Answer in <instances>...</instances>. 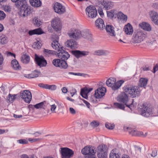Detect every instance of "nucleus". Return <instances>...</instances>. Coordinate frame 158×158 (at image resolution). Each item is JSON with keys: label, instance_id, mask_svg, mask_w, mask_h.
I'll list each match as a JSON object with an SVG mask.
<instances>
[{"label": "nucleus", "instance_id": "34", "mask_svg": "<svg viewBox=\"0 0 158 158\" xmlns=\"http://www.w3.org/2000/svg\"><path fill=\"white\" fill-rule=\"evenodd\" d=\"M148 80L145 78H140L139 80L138 83V85L140 87H143L144 88L146 86Z\"/></svg>", "mask_w": 158, "mask_h": 158}, {"label": "nucleus", "instance_id": "31", "mask_svg": "<svg viewBox=\"0 0 158 158\" xmlns=\"http://www.w3.org/2000/svg\"><path fill=\"white\" fill-rule=\"evenodd\" d=\"M43 33L42 29L39 28L33 30H30L28 31V34L30 35H41Z\"/></svg>", "mask_w": 158, "mask_h": 158}, {"label": "nucleus", "instance_id": "11", "mask_svg": "<svg viewBox=\"0 0 158 158\" xmlns=\"http://www.w3.org/2000/svg\"><path fill=\"white\" fill-rule=\"evenodd\" d=\"M68 35L70 38L76 40L80 38L82 36L81 31L75 29H71L68 33Z\"/></svg>", "mask_w": 158, "mask_h": 158}, {"label": "nucleus", "instance_id": "42", "mask_svg": "<svg viewBox=\"0 0 158 158\" xmlns=\"http://www.w3.org/2000/svg\"><path fill=\"white\" fill-rule=\"evenodd\" d=\"M118 18L122 19L123 21L126 22L127 19V15H124L121 12H119L118 14Z\"/></svg>", "mask_w": 158, "mask_h": 158}, {"label": "nucleus", "instance_id": "23", "mask_svg": "<svg viewBox=\"0 0 158 158\" xmlns=\"http://www.w3.org/2000/svg\"><path fill=\"white\" fill-rule=\"evenodd\" d=\"M82 36L89 41H91L92 39V35L90 32L88 30H84L81 32Z\"/></svg>", "mask_w": 158, "mask_h": 158}, {"label": "nucleus", "instance_id": "60", "mask_svg": "<svg viewBox=\"0 0 158 158\" xmlns=\"http://www.w3.org/2000/svg\"><path fill=\"white\" fill-rule=\"evenodd\" d=\"M69 111L70 113L72 114H75L76 113L75 110L72 107H70L69 108Z\"/></svg>", "mask_w": 158, "mask_h": 158}, {"label": "nucleus", "instance_id": "43", "mask_svg": "<svg viewBox=\"0 0 158 158\" xmlns=\"http://www.w3.org/2000/svg\"><path fill=\"white\" fill-rule=\"evenodd\" d=\"M121 154L114 153L113 150H112L109 155V158H120Z\"/></svg>", "mask_w": 158, "mask_h": 158}, {"label": "nucleus", "instance_id": "8", "mask_svg": "<svg viewBox=\"0 0 158 158\" xmlns=\"http://www.w3.org/2000/svg\"><path fill=\"white\" fill-rule=\"evenodd\" d=\"M86 13L88 17L90 19L96 17L97 15V11L95 7L91 5L88 6L85 9Z\"/></svg>", "mask_w": 158, "mask_h": 158}, {"label": "nucleus", "instance_id": "61", "mask_svg": "<svg viewBox=\"0 0 158 158\" xmlns=\"http://www.w3.org/2000/svg\"><path fill=\"white\" fill-rule=\"evenodd\" d=\"M76 90L75 89H73L70 92V94H71V96L73 97L74 95L76 94Z\"/></svg>", "mask_w": 158, "mask_h": 158}, {"label": "nucleus", "instance_id": "44", "mask_svg": "<svg viewBox=\"0 0 158 158\" xmlns=\"http://www.w3.org/2000/svg\"><path fill=\"white\" fill-rule=\"evenodd\" d=\"M11 64L13 68L15 69H19V64L16 60H14L12 61Z\"/></svg>", "mask_w": 158, "mask_h": 158}, {"label": "nucleus", "instance_id": "20", "mask_svg": "<svg viewBox=\"0 0 158 158\" xmlns=\"http://www.w3.org/2000/svg\"><path fill=\"white\" fill-rule=\"evenodd\" d=\"M149 15L152 22L156 25H158V14L156 11L151 10L149 12Z\"/></svg>", "mask_w": 158, "mask_h": 158}, {"label": "nucleus", "instance_id": "49", "mask_svg": "<svg viewBox=\"0 0 158 158\" xmlns=\"http://www.w3.org/2000/svg\"><path fill=\"white\" fill-rule=\"evenodd\" d=\"M43 139L42 138L32 139L31 138H29L28 140L31 143H33L36 141H40Z\"/></svg>", "mask_w": 158, "mask_h": 158}, {"label": "nucleus", "instance_id": "32", "mask_svg": "<svg viewBox=\"0 0 158 158\" xmlns=\"http://www.w3.org/2000/svg\"><path fill=\"white\" fill-rule=\"evenodd\" d=\"M30 4L34 7H39L41 5L40 0H30Z\"/></svg>", "mask_w": 158, "mask_h": 158}, {"label": "nucleus", "instance_id": "38", "mask_svg": "<svg viewBox=\"0 0 158 158\" xmlns=\"http://www.w3.org/2000/svg\"><path fill=\"white\" fill-rule=\"evenodd\" d=\"M40 74V72L35 70L31 74L27 75L26 77L28 78H34L38 77L39 74Z\"/></svg>", "mask_w": 158, "mask_h": 158}, {"label": "nucleus", "instance_id": "21", "mask_svg": "<svg viewBox=\"0 0 158 158\" xmlns=\"http://www.w3.org/2000/svg\"><path fill=\"white\" fill-rule=\"evenodd\" d=\"M66 47L71 49H75L77 48V42L73 40H68L65 43Z\"/></svg>", "mask_w": 158, "mask_h": 158}, {"label": "nucleus", "instance_id": "14", "mask_svg": "<svg viewBox=\"0 0 158 158\" xmlns=\"http://www.w3.org/2000/svg\"><path fill=\"white\" fill-rule=\"evenodd\" d=\"M53 8L55 11L60 15L62 14L66 11L65 7L60 3L57 2L55 3Z\"/></svg>", "mask_w": 158, "mask_h": 158}, {"label": "nucleus", "instance_id": "54", "mask_svg": "<svg viewBox=\"0 0 158 158\" xmlns=\"http://www.w3.org/2000/svg\"><path fill=\"white\" fill-rule=\"evenodd\" d=\"M6 17V14L2 10H0V20L3 19Z\"/></svg>", "mask_w": 158, "mask_h": 158}, {"label": "nucleus", "instance_id": "17", "mask_svg": "<svg viewBox=\"0 0 158 158\" xmlns=\"http://www.w3.org/2000/svg\"><path fill=\"white\" fill-rule=\"evenodd\" d=\"M106 91V88L105 87H101L98 88L95 91V97L97 98H101L104 95Z\"/></svg>", "mask_w": 158, "mask_h": 158}, {"label": "nucleus", "instance_id": "56", "mask_svg": "<svg viewBox=\"0 0 158 158\" xmlns=\"http://www.w3.org/2000/svg\"><path fill=\"white\" fill-rule=\"evenodd\" d=\"M3 8L5 11L9 12L11 11V8L10 6H4Z\"/></svg>", "mask_w": 158, "mask_h": 158}, {"label": "nucleus", "instance_id": "16", "mask_svg": "<svg viewBox=\"0 0 158 158\" xmlns=\"http://www.w3.org/2000/svg\"><path fill=\"white\" fill-rule=\"evenodd\" d=\"M56 56L61 60H67L70 56L69 53L63 50L62 48L58 52H56Z\"/></svg>", "mask_w": 158, "mask_h": 158}, {"label": "nucleus", "instance_id": "45", "mask_svg": "<svg viewBox=\"0 0 158 158\" xmlns=\"http://www.w3.org/2000/svg\"><path fill=\"white\" fill-rule=\"evenodd\" d=\"M7 42V39L6 36L3 35L0 37V43L2 44H5Z\"/></svg>", "mask_w": 158, "mask_h": 158}, {"label": "nucleus", "instance_id": "57", "mask_svg": "<svg viewBox=\"0 0 158 158\" xmlns=\"http://www.w3.org/2000/svg\"><path fill=\"white\" fill-rule=\"evenodd\" d=\"M56 88V86L55 85H48L47 89H51L52 90H55Z\"/></svg>", "mask_w": 158, "mask_h": 158}, {"label": "nucleus", "instance_id": "1", "mask_svg": "<svg viewBox=\"0 0 158 158\" xmlns=\"http://www.w3.org/2000/svg\"><path fill=\"white\" fill-rule=\"evenodd\" d=\"M17 7L21 9L19 14L20 17H25L30 15L31 13V10L30 6L27 4L26 1L20 3L19 4L18 3L17 4Z\"/></svg>", "mask_w": 158, "mask_h": 158}, {"label": "nucleus", "instance_id": "27", "mask_svg": "<svg viewBox=\"0 0 158 158\" xmlns=\"http://www.w3.org/2000/svg\"><path fill=\"white\" fill-rule=\"evenodd\" d=\"M126 129L128 131L129 134L133 136H139L142 135L143 133L142 132L138 131L132 129L131 128L126 127Z\"/></svg>", "mask_w": 158, "mask_h": 158}, {"label": "nucleus", "instance_id": "29", "mask_svg": "<svg viewBox=\"0 0 158 158\" xmlns=\"http://www.w3.org/2000/svg\"><path fill=\"white\" fill-rule=\"evenodd\" d=\"M139 25L141 28L147 31H150L152 30L151 27L147 23L143 22L139 24Z\"/></svg>", "mask_w": 158, "mask_h": 158}, {"label": "nucleus", "instance_id": "63", "mask_svg": "<svg viewBox=\"0 0 158 158\" xmlns=\"http://www.w3.org/2000/svg\"><path fill=\"white\" fill-rule=\"evenodd\" d=\"M62 92L66 94L68 91L66 87H64L62 88L61 89Z\"/></svg>", "mask_w": 158, "mask_h": 158}, {"label": "nucleus", "instance_id": "64", "mask_svg": "<svg viewBox=\"0 0 158 158\" xmlns=\"http://www.w3.org/2000/svg\"><path fill=\"white\" fill-rule=\"evenodd\" d=\"M20 158H29V157L27 155L23 154L21 155Z\"/></svg>", "mask_w": 158, "mask_h": 158}, {"label": "nucleus", "instance_id": "25", "mask_svg": "<svg viewBox=\"0 0 158 158\" xmlns=\"http://www.w3.org/2000/svg\"><path fill=\"white\" fill-rule=\"evenodd\" d=\"M92 89V88L88 89L86 87L81 89L80 92L81 95L83 98L87 99L88 98L87 94L91 91Z\"/></svg>", "mask_w": 158, "mask_h": 158}, {"label": "nucleus", "instance_id": "37", "mask_svg": "<svg viewBox=\"0 0 158 158\" xmlns=\"http://www.w3.org/2000/svg\"><path fill=\"white\" fill-rule=\"evenodd\" d=\"M43 52L45 55L48 56H50L53 55H56V52L55 51L46 49H44Z\"/></svg>", "mask_w": 158, "mask_h": 158}, {"label": "nucleus", "instance_id": "59", "mask_svg": "<svg viewBox=\"0 0 158 158\" xmlns=\"http://www.w3.org/2000/svg\"><path fill=\"white\" fill-rule=\"evenodd\" d=\"M152 7L155 9L158 10V3L154 2L153 3L152 6Z\"/></svg>", "mask_w": 158, "mask_h": 158}, {"label": "nucleus", "instance_id": "4", "mask_svg": "<svg viewBox=\"0 0 158 158\" xmlns=\"http://www.w3.org/2000/svg\"><path fill=\"white\" fill-rule=\"evenodd\" d=\"M146 35L143 31H136L133 36V42L135 43H140L143 41L146 38Z\"/></svg>", "mask_w": 158, "mask_h": 158}, {"label": "nucleus", "instance_id": "22", "mask_svg": "<svg viewBox=\"0 0 158 158\" xmlns=\"http://www.w3.org/2000/svg\"><path fill=\"white\" fill-rule=\"evenodd\" d=\"M51 45L52 48L56 51V52H58L62 48V46L59 43L58 39L53 40Z\"/></svg>", "mask_w": 158, "mask_h": 158}, {"label": "nucleus", "instance_id": "3", "mask_svg": "<svg viewBox=\"0 0 158 158\" xmlns=\"http://www.w3.org/2000/svg\"><path fill=\"white\" fill-rule=\"evenodd\" d=\"M96 150L94 147L86 146L81 151V153L85 155V158H96L95 154Z\"/></svg>", "mask_w": 158, "mask_h": 158}, {"label": "nucleus", "instance_id": "46", "mask_svg": "<svg viewBox=\"0 0 158 158\" xmlns=\"http://www.w3.org/2000/svg\"><path fill=\"white\" fill-rule=\"evenodd\" d=\"M114 105L118 109L123 110L124 109L125 106L122 103H114Z\"/></svg>", "mask_w": 158, "mask_h": 158}, {"label": "nucleus", "instance_id": "18", "mask_svg": "<svg viewBox=\"0 0 158 158\" xmlns=\"http://www.w3.org/2000/svg\"><path fill=\"white\" fill-rule=\"evenodd\" d=\"M35 60L37 65L40 67L45 66L47 64L46 61L43 57H39L36 54L35 56Z\"/></svg>", "mask_w": 158, "mask_h": 158}, {"label": "nucleus", "instance_id": "36", "mask_svg": "<svg viewBox=\"0 0 158 158\" xmlns=\"http://www.w3.org/2000/svg\"><path fill=\"white\" fill-rule=\"evenodd\" d=\"M116 79L113 77H110L106 81V85L109 87L112 88L114 84L115 83Z\"/></svg>", "mask_w": 158, "mask_h": 158}, {"label": "nucleus", "instance_id": "2", "mask_svg": "<svg viewBox=\"0 0 158 158\" xmlns=\"http://www.w3.org/2000/svg\"><path fill=\"white\" fill-rule=\"evenodd\" d=\"M123 89L125 92L132 98H135L140 93L139 88L137 86L127 85L124 86Z\"/></svg>", "mask_w": 158, "mask_h": 158}, {"label": "nucleus", "instance_id": "30", "mask_svg": "<svg viewBox=\"0 0 158 158\" xmlns=\"http://www.w3.org/2000/svg\"><path fill=\"white\" fill-rule=\"evenodd\" d=\"M109 52L108 50H99L95 51L93 54L97 56L107 55L109 54Z\"/></svg>", "mask_w": 158, "mask_h": 158}, {"label": "nucleus", "instance_id": "47", "mask_svg": "<svg viewBox=\"0 0 158 158\" xmlns=\"http://www.w3.org/2000/svg\"><path fill=\"white\" fill-rule=\"evenodd\" d=\"M33 22L34 24L37 26L39 27L41 25V22L40 21H39L37 18H35L33 20Z\"/></svg>", "mask_w": 158, "mask_h": 158}, {"label": "nucleus", "instance_id": "39", "mask_svg": "<svg viewBox=\"0 0 158 158\" xmlns=\"http://www.w3.org/2000/svg\"><path fill=\"white\" fill-rule=\"evenodd\" d=\"M21 61L25 64H28L30 61V57L27 55H23L21 58Z\"/></svg>", "mask_w": 158, "mask_h": 158}, {"label": "nucleus", "instance_id": "40", "mask_svg": "<svg viewBox=\"0 0 158 158\" xmlns=\"http://www.w3.org/2000/svg\"><path fill=\"white\" fill-rule=\"evenodd\" d=\"M106 12L108 17L110 19L116 15L118 13L117 11L114 10H112L110 11H107Z\"/></svg>", "mask_w": 158, "mask_h": 158}, {"label": "nucleus", "instance_id": "9", "mask_svg": "<svg viewBox=\"0 0 158 158\" xmlns=\"http://www.w3.org/2000/svg\"><path fill=\"white\" fill-rule=\"evenodd\" d=\"M141 114L143 116L148 117L152 114V109L148 107L146 105L143 104L140 107Z\"/></svg>", "mask_w": 158, "mask_h": 158}, {"label": "nucleus", "instance_id": "41", "mask_svg": "<svg viewBox=\"0 0 158 158\" xmlns=\"http://www.w3.org/2000/svg\"><path fill=\"white\" fill-rule=\"evenodd\" d=\"M46 102H43L37 104L33 106L34 107L37 109L43 108L45 109V107Z\"/></svg>", "mask_w": 158, "mask_h": 158}, {"label": "nucleus", "instance_id": "15", "mask_svg": "<svg viewBox=\"0 0 158 158\" xmlns=\"http://www.w3.org/2000/svg\"><path fill=\"white\" fill-rule=\"evenodd\" d=\"M98 4H101L103 8L106 10H108L112 8L113 5V3L110 1L105 0H98Z\"/></svg>", "mask_w": 158, "mask_h": 158}, {"label": "nucleus", "instance_id": "28", "mask_svg": "<svg viewBox=\"0 0 158 158\" xmlns=\"http://www.w3.org/2000/svg\"><path fill=\"white\" fill-rule=\"evenodd\" d=\"M105 28L106 31L111 36L115 35L114 28L112 26L110 25H106Z\"/></svg>", "mask_w": 158, "mask_h": 158}, {"label": "nucleus", "instance_id": "52", "mask_svg": "<svg viewBox=\"0 0 158 158\" xmlns=\"http://www.w3.org/2000/svg\"><path fill=\"white\" fill-rule=\"evenodd\" d=\"M18 143L23 144H25L28 143V141L26 139H20L17 140Z\"/></svg>", "mask_w": 158, "mask_h": 158}, {"label": "nucleus", "instance_id": "7", "mask_svg": "<svg viewBox=\"0 0 158 158\" xmlns=\"http://www.w3.org/2000/svg\"><path fill=\"white\" fill-rule=\"evenodd\" d=\"M60 149V153L62 158H70L74 154L73 151L68 148H61Z\"/></svg>", "mask_w": 158, "mask_h": 158}, {"label": "nucleus", "instance_id": "48", "mask_svg": "<svg viewBox=\"0 0 158 158\" xmlns=\"http://www.w3.org/2000/svg\"><path fill=\"white\" fill-rule=\"evenodd\" d=\"M105 127L108 129L112 130L114 128V126L111 123H106Z\"/></svg>", "mask_w": 158, "mask_h": 158}, {"label": "nucleus", "instance_id": "13", "mask_svg": "<svg viewBox=\"0 0 158 158\" xmlns=\"http://www.w3.org/2000/svg\"><path fill=\"white\" fill-rule=\"evenodd\" d=\"M106 147L105 145H101L97 147V156L98 158H106L105 152Z\"/></svg>", "mask_w": 158, "mask_h": 158}, {"label": "nucleus", "instance_id": "10", "mask_svg": "<svg viewBox=\"0 0 158 158\" xmlns=\"http://www.w3.org/2000/svg\"><path fill=\"white\" fill-rule=\"evenodd\" d=\"M127 95L125 92L121 93L117 98V100L119 102H123L127 106L131 109V107L133 105L132 104L133 102L129 105L126 104L128 100V97Z\"/></svg>", "mask_w": 158, "mask_h": 158}, {"label": "nucleus", "instance_id": "53", "mask_svg": "<svg viewBox=\"0 0 158 158\" xmlns=\"http://www.w3.org/2000/svg\"><path fill=\"white\" fill-rule=\"evenodd\" d=\"M51 111L52 113H55L56 109V106L55 104H53L51 105Z\"/></svg>", "mask_w": 158, "mask_h": 158}, {"label": "nucleus", "instance_id": "5", "mask_svg": "<svg viewBox=\"0 0 158 158\" xmlns=\"http://www.w3.org/2000/svg\"><path fill=\"white\" fill-rule=\"evenodd\" d=\"M51 23L52 27L56 31H59L61 30L62 25L60 19L59 18H54L51 21Z\"/></svg>", "mask_w": 158, "mask_h": 158}, {"label": "nucleus", "instance_id": "62", "mask_svg": "<svg viewBox=\"0 0 158 158\" xmlns=\"http://www.w3.org/2000/svg\"><path fill=\"white\" fill-rule=\"evenodd\" d=\"M151 155L152 157H155L157 155V151L156 150L153 151Z\"/></svg>", "mask_w": 158, "mask_h": 158}, {"label": "nucleus", "instance_id": "51", "mask_svg": "<svg viewBox=\"0 0 158 158\" xmlns=\"http://www.w3.org/2000/svg\"><path fill=\"white\" fill-rule=\"evenodd\" d=\"M41 44L39 42H35L34 43L33 45V47L35 48H37L39 49L41 47Z\"/></svg>", "mask_w": 158, "mask_h": 158}, {"label": "nucleus", "instance_id": "33", "mask_svg": "<svg viewBox=\"0 0 158 158\" xmlns=\"http://www.w3.org/2000/svg\"><path fill=\"white\" fill-rule=\"evenodd\" d=\"M124 82V81L123 80H119L117 82L115 81L112 88V89L114 90H117L121 87Z\"/></svg>", "mask_w": 158, "mask_h": 158}, {"label": "nucleus", "instance_id": "19", "mask_svg": "<svg viewBox=\"0 0 158 158\" xmlns=\"http://www.w3.org/2000/svg\"><path fill=\"white\" fill-rule=\"evenodd\" d=\"M71 52L77 58L88 55L89 54V52L88 51H80L77 50L72 51Z\"/></svg>", "mask_w": 158, "mask_h": 158}, {"label": "nucleus", "instance_id": "50", "mask_svg": "<svg viewBox=\"0 0 158 158\" xmlns=\"http://www.w3.org/2000/svg\"><path fill=\"white\" fill-rule=\"evenodd\" d=\"M99 124V123L97 121H94L92 122L90 125L93 127H98Z\"/></svg>", "mask_w": 158, "mask_h": 158}, {"label": "nucleus", "instance_id": "24", "mask_svg": "<svg viewBox=\"0 0 158 158\" xmlns=\"http://www.w3.org/2000/svg\"><path fill=\"white\" fill-rule=\"evenodd\" d=\"M124 31L125 33L127 35H131L133 32V29L132 26L130 23H128L124 27Z\"/></svg>", "mask_w": 158, "mask_h": 158}, {"label": "nucleus", "instance_id": "12", "mask_svg": "<svg viewBox=\"0 0 158 158\" xmlns=\"http://www.w3.org/2000/svg\"><path fill=\"white\" fill-rule=\"evenodd\" d=\"M52 64L56 67H59L61 69H66L68 65L65 60L60 59H55L52 61Z\"/></svg>", "mask_w": 158, "mask_h": 158}, {"label": "nucleus", "instance_id": "55", "mask_svg": "<svg viewBox=\"0 0 158 158\" xmlns=\"http://www.w3.org/2000/svg\"><path fill=\"white\" fill-rule=\"evenodd\" d=\"M11 1L14 2L15 3V5L17 6V4L18 3L19 4L21 2H23L25 1V0H11Z\"/></svg>", "mask_w": 158, "mask_h": 158}, {"label": "nucleus", "instance_id": "26", "mask_svg": "<svg viewBox=\"0 0 158 158\" xmlns=\"http://www.w3.org/2000/svg\"><path fill=\"white\" fill-rule=\"evenodd\" d=\"M96 27L100 30H103L105 27V25L103 20L101 19L98 18L95 21Z\"/></svg>", "mask_w": 158, "mask_h": 158}, {"label": "nucleus", "instance_id": "58", "mask_svg": "<svg viewBox=\"0 0 158 158\" xmlns=\"http://www.w3.org/2000/svg\"><path fill=\"white\" fill-rule=\"evenodd\" d=\"M38 86L40 87H42L46 89H48V85L42 83H40L39 84Z\"/></svg>", "mask_w": 158, "mask_h": 158}, {"label": "nucleus", "instance_id": "6", "mask_svg": "<svg viewBox=\"0 0 158 158\" xmlns=\"http://www.w3.org/2000/svg\"><path fill=\"white\" fill-rule=\"evenodd\" d=\"M19 97L21 98L26 102L29 103L31 99V94L28 90H23L20 92Z\"/></svg>", "mask_w": 158, "mask_h": 158}, {"label": "nucleus", "instance_id": "35", "mask_svg": "<svg viewBox=\"0 0 158 158\" xmlns=\"http://www.w3.org/2000/svg\"><path fill=\"white\" fill-rule=\"evenodd\" d=\"M19 95L18 94H13L12 95L9 94L7 97V100L9 102H12L16 98H18Z\"/></svg>", "mask_w": 158, "mask_h": 158}]
</instances>
